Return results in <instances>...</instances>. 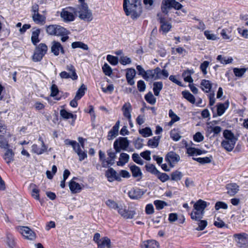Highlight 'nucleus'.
Listing matches in <instances>:
<instances>
[{
    "label": "nucleus",
    "mask_w": 248,
    "mask_h": 248,
    "mask_svg": "<svg viewBox=\"0 0 248 248\" xmlns=\"http://www.w3.org/2000/svg\"><path fill=\"white\" fill-rule=\"evenodd\" d=\"M123 7L125 14L133 19L139 17L142 12L139 0H124Z\"/></svg>",
    "instance_id": "1"
},
{
    "label": "nucleus",
    "mask_w": 248,
    "mask_h": 248,
    "mask_svg": "<svg viewBox=\"0 0 248 248\" xmlns=\"http://www.w3.org/2000/svg\"><path fill=\"white\" fill-rule=\"evenodd\" d=\"M119 161L117 162L118 166H123L127 163L129 159V156L126 153H121L120 155Z\"/></svg>",
    "instance_id": "27"
},
{
    "label": "nucleus",
    "mask_w": 248,
    "mask_h": 248,
    "mask_svg": "<svg viewBox=\"0 0 248 248\" xmlns=\"http://www.w3.org/2000/svg\"><path fill=\"white\" fill-rule=\"evenodd\" d=\"M144 192L140 188H132L128 193V196L132 200H139L144 194Z\"/></svg>",
    "instance_id": "17"
},
{
    "label": "nucleus",
    "mask_w": 248,
    "mask_h": 248,
    "mask_svg": "<svg viewBox=\"0 0 248 248\" xmlns=\"http://www.w3.org/2000/svg\"><path fill=\"white\" fill-rule=\"evenodd\" d=\"M84 1L85 0H78L80 4L75 8L76 15H78L80 19L90 22L93 19L92 13Z\"/></svg>",
    "instance_id": "2"
},
{
    "label": "nucleus",
    "mask_w": 248,
    "mask_h": 248,
    "mask_svg": "<svg viewBox=\"0 0 248 248\" xmlns=\"http://www.w3.org/2000/svg\"><path fill=\"white\" fill-rule=\"evenodd\" d=\"M209 65V62L205 61H204L202 63H201L200 65V69L204 75H206L207 73L206 69L208 67Z\"/></svg>",
    "instance_id": "61"
},
{
    "label": "nucleus",
    "mask_w": 248,
    "mask_h": 248,
    "mask_svg": "<svg viewBox=\"0 0 248 248\" xmlns=\"http://www.w3.org/2000/svg\"><path fill=\"white\" fill-rule=\"evenodd\" d=\"M129 145L127 138L120 137L114 142L113 146L116 153H119L121 150H126Z\"/></svg>",
    "instance_id": "10"
},
{
    "label": "nucleus",
    "mask_w": 248,
    "mask_h": 248,
    "mask_svg": "<svg viewBox=\"0 0 248 248\" xmlns=\"http://www.w3.org/2000/svg\"><path fill=\"white\" fill-rule=\"evenodd\" d=\"M41 31L40 29L33 28L32 29L31 37V41L32 43L36 46L37 44L40 42L39 36Z\"/></svg>",
    "instance_id": "24"
},
{
    "label": "nucleus",
    "mask_w": 248,
    "mask_h": 248,
    "mask_svg": "<svg viewBox=\"0 0 248 248\" xmlns=\"http://www.w3.org/2000/svg\"><path fill=\"white\" fill-rule=\"evenodd\" d=\"M115 159H112V158L108 157L107 159L104 160L103 162H102V167L104 168H107L108 167V166L112 165L114 163Z\"/></svg>",
    "instance_id": "59"
},
{
    "label": "nucleus",
    "mask_w": 248,
    "mask_h": 248,
    "mask_svg": "<svg viewBox=\"0 0 248 248\" xmlns=\"http://www.w3.org/2000/svg\"><path fill=\"white\" fill-rule=\"evenodd\" d=\"M223 137L224 139L221 142L222 146L227 151H232L234 147L237 139L234 134L228 130L224 131Z\"/></svg>",
    "instance_id": "4"
},
{
    "label": "nucleus",
    "mask_w": 248,
    "mask_h": 248,
    "mask_svg": "<svg viewBox=\"0 0 248 248\" xmlns=\"http://www.w3.org/2000/svg\"><path fill=\"white\" fill-rule=\"evenodd\" d=\"M132 157L133 160L136 163L141 165L143 164L144 161L139 156V154L137 153H134L132 155Z\"/></svg>",
    "instance_id": "55"
},
{
    "label": "nucleus",
    "mask_w": 248,
    "mask_h": 248,
    "mask_svg": "<svg viewBox=\"0 0 248 248\" xmlns=\"http://www.w3.org/2000/svg\"><path fill=\"white\" fill-rule=\"evenodd\" d=\"M60 115L62 118H63L64 119H68L69 118H73V119H74V120H75L76 118V115H74L72 113L67 112L65 109L61 110Z\"/></svg>",
    "instance_id": "44"
},
{
    "label": "nucleus",
    "mask_w": 248,
    "mask_h": 248,
    "mask_svg": "<svg viewBox=\"0 0 248 248\" xmlns=\"http://www.w3.org/2000/svg\"><path fill=\"white\" fill-rule=\"evenodd\" d=\"M207 207V202L202 200H198L194 203L193 209L190 213V217L192 220L202 219L204 214V210Z\"/></svg>",
    "instance_id": "3"
},
{
    "label": "nucleus",
    "mask_w": 248,
    "mask_h": 248,
    "mask_svg": "<svg viewBox=\"0 0 248 248\" xmlns=\"http://www.w3.org/2000/svg\"><path fill=\"white\" fill-rule=\"evenodd\" d=\"M233 237L239 248H248V234L245 232L235 233Z\"/></svg>",
    "instance_id": "7"
},
{
    "label": "nucleus",
    "mask_w": 248,
    "mask_h": 248,
    "mask_svg": "<svg viewBox=\"0 0 248 248\" xmlns=\"http://www.w3.org/2000/svg\"><path fill=\"white\" fill-rule=\"evenodd\" d=\"M193 221H194V224H197L198 225V227L195 229L197 231L203 230L207 225V222L205 220L199 219H197V220Z\"/></svg>",
    "instance_id": "26"
},
{
    "label": "nucleus",
    "mask_w": 248,
    "mask_h": 248,
    "mask_svg": "<svg viewBox=\"0 0 248 248\" xmlns=\"http://www.w3.org/2000/svg\"><path fill=\"white\" fill-rule=\"evenodd\" d=\"M229 103L226 102L225 103H219L217 105V113L218 116L222 115L227 108H228Z\"/></svg>",
    "instance_id": "34"
},
{
    "label": "nucleus",
    "mask_w": 248,
    "mask_h": 248,
    "mask_svg": "<svg viewBox=\"0 0 248 248\" xmlns=\"http://www.w3.org/2000/svg\"><path fill=\"white\" fill-rule=\"evenodd\" d=\"M9 144L8 141L3 137H0V148L7 149H8Z\"/></svg>",
    "instance_id": "62"
},
{
    "label": "nucleus",
    "mask_w": 248,
    "mask_h": 248,
    "mask_svg": "<svg viewBox=\"0 0 248 248\" xmlns=\"http://www.w3.org/2000/svg\"><path fill=\"white\" fill-rule=\"evenodd\" d=\"M111 247V241L109 238L104 237L101 239V241L97 244V248H109Z\"/></svg>",
    "instance_id": "25"
},
{
    "label": "nucleus",
    "mask_w": 248,
    "mask_h": 248,
    "mask_svg": "<svg viewBox=\"0 0 248 248\" xmlns=\"http://www.w3.org/2000/svg\"><path fill=\"white\" fill-rule=\"evenodd\" d=\"M160 139V136H155L148 140L147 144L152 148H156L158 145Z\"/></svg>",
    "instance_id": "35"
},
{
    "label": "nucleus",
    "mask_w": 248,
    "mask_h": 248,
    "mask_svg": "<svg viewBox=\"0 0 248 248\" xmlns=\"http://www.w3.org/2000/svg\"><path fill=\"white\" fill-rule=\"evenodd\" d=\"M16 229L23 236L28 239L32 240L36 237L35 232L28 227L17 226Z\"/></svg>",
    "instance_id": "12"
},
{
    "label": "nucleus",
    "mask_w": 248,
    "mask_h": 248,
    "mask_svg": "<svg viewBox=\"0 0 248 248\" xmlns=\"http://www.w3.org/2000/svg\"><path fill=\"white\" fill-rule=\"evenodd\" d=\"M47 46L44 43H40L35 47L34 54L32 56V60L34 62H40L47 51Z\"/></svg>",
    "instance_id": "6"
},
{
    "label": "nucleus",
    "mask_w": 248,
    "mask_h": 248,
    "mask_svg": "<svg viewBox=\"0 0 248 248\" xmlns=\"http://www.w3.org/2000/svg\"><path fill=\"white\" fill-rule=\"evenodd\" d=\"M46 150L47 147L46 146H43L42 145L41 148H39L36 144H33L32 146V151L37 155H41L43 154L44 152L46 151Z\"/></svg>",
    "instance_id": "37"
},
{
    "label": "nucleus",
    "mask_w": 248,
    "mask_h": 248,
    "mask_svg": "<svg viewBox=\"0 0 248 248\" xmlns=\"http://www.w3.org/2000/svg\"><path fill=\"white\" fill-rule=\"evenodd\" d=\"M75 152L78 154L79 157V160L80 161L83 160L85 158L87 157V154L84 151H82L81 149L79 144L78 146H76L75 149H74Z\"/></svg>",
    "instance_id": "32"
},
{
    "label": "nucleus",
    "mask_w": 248,
    "mask_h": 248,
    "mask_svg": "<svg viewBox=\"0 0 248 248\" xmlns=\"http://www.w3.org/2000/svg\"><path fill=\"white\" fill-rule=\"evenodd\" d=\"M182 7V5L175 0H163L161 4V10L165 14H167L169 10L172 8L179 10Z\"/></svg>",
    "instance_id": "8"
},
{
    "label": "nucleus",
    "mask_w": 248,
    "mask_h": 248,
    "mask_svg": "<svg viewBox=\"0 0 248 248\" xmlns=\"http://www.w3.org/2000/svg\"><path fill=\"white\" fill-rule=\"evenodd\" d=\"M202 89L205 93H209L212 88V83L208 80L203 79L201 83Z\"/></svg>",
    "instance_id": "28"
},
{
    "label": "nucleus",
    "mask_w": 248,
    "mask_h": 248,
    "mask_svg": "<svg viewBox=\"0 0 248 248\" xmlns=\"http://www.w3.org/2000/svg\"><path fill=\"white\" fill-rule=\"evenodd\" d=\"M145 167L146 171L153 174L156 175L159 173V171L155 166L152 164H147L145 165Z\"/></svg>",
    "instance_id": "40"
},
{
    "label": "nucleus",
    "mask_w": 248,
    "mask_h": 248,
    "mask_svg": "<svg viewBox=\"0 0 248 248\" xmlns=\"http://www.w3.org/2000/svg\"><path fill=\"white\" fill-rule=\"evenodd\" d=\"M182 94L183 97L190 102L192 104H194L195 102V98L194 96L188 91H183Z\"/></svg>",
    "instance_id": "39"
},
{
    "label": "nucleus",
    "mask_w": 248,
    "mask_h": 248,
    "mask_svg": "<svg viewBox=\"0 0 248 248\" xmlns=\"http://www.w3.org/2000/svg\"><path fill=\"white\" fill-rule=\"evenodd\" d=\"M130 169L134 177H139L140 178L141 177L142 172L139 167L134 165L131 166Z\"/></svg>",
    "instance_id": "33"
},
{
    "label": "nucleus",
    "mask_w": 248,
    "mask_h": 248,
    "mask_svg": "<svg viewBox=\"0 0 248 248\" xmlns=\"http://www.w3.org/2000/svg\"><path fill=\"white\" fill-rule=\"evenodd\" d=\"M6 243L9 248H16V243L12 234L9 233L7 234Z\"/></svg>",
    "instance_id": "38"
},
{
    "label": "nucleus",
    "mask_w": 248,
    "mask_h": 248,
    "mask_svg": "<svg viewBox=\"0 0 248 248\" xmlns=\"http://www.w3.org/2000/svg\"><path fill=\"white\" fill-rule=\"evenodd\" d=\"M182 176L183 174L180 171L176 170L171 174V180L177 181L181 180Z\"/></svg>",
    "instance_id": "50"
},
{
    "label": "nucleus",
    "mask_w": 248,
    "mask_h": 248,
    "mask_svg": "<svg viewBox=\"0 0 248 248\" xmlns=\"http://www.w3.org/2000/svg\"><path fill=\"white\" fill-rule=\"evenodd\" d=\"M120 123V121H118L112 129L108 132L107 137L108 140H112L118 135Z\"/></svg>",
    "instance_id": "21"
},
{
    "label": "nucleus",
    "mask_w": 248,
    "mask_h": 248,
    "mask_svg": "<svg viewBox=\"0 0 248 248\" xmlns=\"http://www.w3.org/2000/svg\"><path fill=\"white\" fill-rule=\"evenodd\" d=\"M51 44V51L54 55L58 56L60 52L62 54H64V50L60 43L53 41Z\"/></svg>",
    "instance_id": "16"
},
{
    "label": "nucleus",
    "mask_w": 248,
    "mask_h": 248,
    "mask_svg": "<svg viewBox=\"0 0 248 248\" xmlns=\"http://www.w3.org/2000/svg\"><path fill=\"white\" fill-rule=\"evenodd\" d=\"M159 71L160 68L159 67H156L154 69L147 70L146 71V75L144 79L146 80L160 79V77L158 76Z\"/></svg>",
    "instance_id": "15"
},
{
    "label": "nucleus",
    "mask_w": 248,
    "mask_h": 248,
    "mask_svg": "<svg viewBox=\"0 0 248 248\" xmlns=\"http://www.w3.org/2000/svg\"><path fill=\"white\" fill-rule=\"evenodd\" d=\"M139 133L144 137H148L152 135V130L149 127H145L140 129Z\"/></svg>",
    "instance_id": "51"
},
{
    "label": "nucleus",
    "mask_w": 248,
    "mask_h": 248,
    "mask_svg": "<svg viewBox=\"0 0 248 248\" xmlns=\"http://www.w3.org/2000/svg\"><path fill=\"white\" fill-rule=\"evenodd\" d=\"M86 90V87L85 85L82 84L80 88L78 90L76 96H75L76 99H80L84 94L85 91Z\"/></svg>",
    "instance_id": "43"
},
{
    "label": "nucleus",
    "mask_w": 248,
    "mask_h": 248,
    "mask_svg": "<svg viewBox=\"0 0 248 248\" xmlns=\"http://www.w3.org/2000/svg\"><path fill=\"white\" fill-rule=\"evenodd\" d=\"M217 59L218 61H220V62L221 63L225 64L232 63L233 61V59L232 57H229V58L223 57L221 55H218L217 57Z\"/></svg>",
    "instance_id": "47"
},
{
    "label": "nucleus",
    "mask_w": 248,
    "mask_h": 248,
    "mask_svg": "<svg viewBox=\"0 0 248 248\" xmlns=\"http://www.w3.org/2000/svg\"><path fill=\"white\" fill-rule=\"evenodd\" d=\"M186 152L189 155H190L191 156H194V155H201L203 153V152L202 151H201V150L196 149L194 147H189V148H187Z\"/></svg>",
    "instance_id": "42"
},
{
    "label": "nucleus",
    "mask_w": 248,
    "mask_h": 248,
    "mask_svg": "<svg viewBox=\"0 0 248 248\" xmlns=\"http://www.w3.org/2000/svg\"><path fill=\"white\" fill-rule=\"evenodd\" d=\"M193 159L201 164H205L211 162L212 157L193 158Z\"/></svg>",
    "instance_id": "53"
},
{
    "label": "nucleus",
    "mask_w": 248,
    "mask_h": 248,
    "mask_svg": "<svg viewBox=\"0 0 248 248\" xmlns=\"http://www.w3.org/2000/svg\"><path fill=\"white\" fill-rule=\"evenodd\" d=\"M32 20L37 24L44 25L46 21V16L39 12L31 14Z\"/></svg>",
    "instance_id": "22"
},
{
    "label": "nucleus",
    "mask_w": 248,
    "mask_h": 248,
    "mask_svg": "<svg viewBox=\"0 0 248 248\" xmlns=\"http://www.w3.org/2000/svg\"><path fill=\"white\" fill-rule=\"evenodd\" d=\"M157 178L162 182H165L170 179L169 176L165 173H159L156 175Z\"/></svg>",
    "instance_id": "56"
},
{
    "label": "nucleus",
    "mask_w": 248,
    "mask_h": 248,
    "mask_svg": "<svg viewBox=\"0 0 248 248\" xmlns=\"http://www.w3.org/2000/svg\"><path fill=\"white\" fill-rule=\"evenodd\" d=\"M66 70L69 72L62 71L60 73V76L62 78H70L73 80H76L78 78V76L76 72V70L73 65L71 64L67 65L66 67Z\"/></svg>",
    "instance_id": "11"
},
{
    "label": "nucleus",
    "mask_w": 248,
    "mask_h": 248,
    "mask_svg": "<svg viewBox=\"0 0 248 248\" xmlns=\"http://www.w3.org/2000/svg\"><path fill=\"white\" fill-rule=\"evenodd\" d=\"M30 187L32 188L31 195L35 199L39 200V190L37 188L35 184H31L30 185Z\"/></svg>",
    "instance_id": "46"
},
{
    "label": "nucleus",
    "mask_w": 248,
    "mask_h": 248,
    "mask_svg": "<svg viewBox=\"0 0 248 248\" xmlns=\"http://www.w3.org/2000/svg\"><path fill=\"white\" fill-rule=\"evenodd\" d=\"M154 203L156 209L158 210L162 209L165 206L168 205V203L166 202L160 200H155L154 201Z\"/></svg>",
    "instance_id": "48"
},
{
    "label": "nucleus",
    "mask_w": 248,
    "mask_h": 248,
    "mask_svg": "<svg viewBox=\"0 0 248 248\" xmlns=\"http://www.w3.org/2000/svg\"><path fill=\"white\" fill-rule=\"evenodd\" d=\"M106 175L109 182H113L114 180H121L120 177L117 174L116 171L112 168L109 169L106 171Z\"/></svg>",
    "instance_id": "19"
},
{
    "label": "nucleus",
    "mask_w": 248,
    "mask_h": 248,
    "mask_svg": "<svg viewBox=\"0 0 248 248\" xmlns=\"http://www.w3.org/2000/svg\"><path fill=\"white\" fill-rule=\"evenodd\" d=\"M122 110L124 116L128 120L131 119L132 106L129 103H125L122 108Z\"/></svg>",
    "instance_id": "23"
},
{
    "label": "nucleus",
    "mask_w": 248,
    "mask_h": 248,
    "mask_svg": "<svg viewBox=\"0 0 248 248\" xmlns=\"http://www.w3.org/2000/svg\"><path fill=\"white\" fill-rule=\"evenodd\" d=\"M69 186L70 189L72 193H78L81 189L80 185L78 183L74 181L73 180L70 181Z\"/></svg>",
    "instance_id": "30"
},
{
    "label": "nucleus",
    "mask_w": 248,
    "mask_h": 248,
    "mask_svg": "<svg viewBox=\"0 0 248 248\" xmlns=\"http://www.w3.org/2000/svg\"><path fill=\"white\" fill-rule=\"evenodd\" d=\"M122 202H116L115 201L112 200H108L106 202V205L111 209H113L118 211L120 205H121Z\"/></svg>",
    "instance_id": "31"
},
{
    "label": "nucleus",
    "mask_w": 248,
    "mask_h": 248,
    "mask_svg": "<svg viewBox=\"0 0 248 248\" xmlns=\"http://www.w3.org/2000/svg\"><path fill=\"white\" fill-rule=\"evenodd\" d=\"M57 29V36H63L64 35H68L70 32L64 28L59 25Z\"/></svg>",
    "instance_id": "52"
},
{
    "label": "nucleus",
    "mask_w": 248,
    "mask_h": 248,
    "mask_svg": "<svg viewBox=\"0 0 248 248\" xmlns=\"http://www.w3.org/2000/svg\"><path fill=\"white\" fill-rule=\"evenodd\" d=\"M192 73H193V72L191 70H186L183 73L182 76L184 78L185 81L190 83L193 82V80L191 77V75Z\"/></svg>",
    "instance_id": "41"
},
{
    "label": "nucleus",
    "mask_w": 248,
    "mask_h": 248,
    "mask_svg": "<svg viewBox=\"0 0 248 248\" xmlns=\"http://www.w3.org/2000/svg\"><path fill=\"white\" fill-rule=\"evenodd\" d=\"M14 153L12 149H7V150L3 155V159L7 164L10 163L13 161Z\"/></svg>",
    "instance_id": "29"
},
{
    "label": "nucleus",
    "mask_w": 248,
    "mask_h": 248,
    "mask_svg": "<svg viewBox=\"0 0 248 248\" xmlns=\"http://www.w3.org/2000/svg\"><path fill=\"white\" fill-rule=\"evenodd\" d=\"M145 99L148 103L151 105H154L156 102V98L151 92H149L145 95Z\"/></svg>",
    "instance_id": "45"
},
{
    "label": "nucleus",
    "mask_w": 248,
    "mask_h": 248,
    "mask_svg": "<svg viewBox=\"0 0 248 248\" xmlns=\"http://www.w3.org/2000/svg\"><path fill=\"white\" fill-rule=\"evenodd\" d=\"M163 83L161 81L155 82L153 84V91L156 96H158L160 91L162 89Z\"/></svg>",
    "instance_id": "36"
},
{
    "label": "nucleus",
    "mask_w": 248,
    "mask_h": 248,
    "mask_svg": "<svg viewBox=\"0 0 248 248\" xmlns=\"http://www.w3.org/2000/svg\"><path fill=\"white\" fill-rule=\"evenodd\" d=\"M180 160V156L173 152L168 153L165 156V160L171 167H173L174 165L178 163Z\"/></svg>",
    "instance_id": "13"
},
{
    "label": "nucleus",
    "mask_w": 248,
    "mask_h": 248,
    "mask_svg": "<svg viewBox=\"0 0 248 248\" xmlns=\"http://www.w3.org/2000/svg\"><path fill=\"white\" fill-rule=\"evenodd\" d=\"M141 248H159V244L155 240H148L143 241L140 244Z\"/></svg>",
    "instance_id": "20"
},
{
    "label": "nucleus",
    "mask_w": 248,
    "mask_h": 248,
    "mask_svg": "<svg viewBox=\"0 0 248 248\" xmlns=\"http://www.w3.org/2000/svg\"><path fill=\"white\" fill-rule=\"evenodd\" d=\"M233 70L235 76L238 77H241L246 71L245 68H234Z\"/></svg>",
    "instance_id": "57"
},
{
    "label": "nucleus",
    "mask_w": 248,
    "mask_h": 248,
    "mask_svg": "<svg viewBox=\"0 0 248 248\" xmlns=\"http://www.w3.org/2000/svg\"><path fill=\"white\" fill-rule=\"evenodd\" d=\"M227 193L231 196H234L239 190V186L236 183H230L226 186Z\"/></svg>",
    "instance_id": "18"
},
{
    "label": "nucleus",
    "mask_w": 248,
    "mask_h": 248,
    "mask_svg": "<svg viewBox=\"0 0 248 248\" xmlns=\"http://www.w3.org/2000/svg\"><path fill=\"white\" fill-rule=\"evenodd\" d=\"M159 22L161 24L159 31L162 32L163 34H166L170 31L172 26L170 23L167 21L165 19L162 17H159V15H157Z\"/></svg>",
    "instance_id": "14"
},
{
    "label": "nucleus",
    "mask_w": 248,
    "mask_h": 248,
    "mask_svg": "<svg viewBox=\"0 0 248 248\" xmlns=\"http://www.w3.org/2000/svg\"><path fill=\"white\" fill-rule=\"evenodd\" d=\"M136 75V71L134 69L129 68L127 70L126 73V78H134Z\"/></svg>",
    "instance_id": "63"
},
{
    "label": "nucleus",
    "mask_w": 248,
    "mask_h": 248,
    "mask_svg": "<svg viewBox=\"0 0 248 248\" xmlns=\"http://www.w3.org/2000/svg\"><path fill=\"white\" fill-rule=\"evenodd\" d=\"M61 17L65 22H69L75 20L76 15V9L68 7L63 9L61 12Z\"/></svg>",
    "instance_id": "5"
},
{
    "label": "nucleus",
    "mask_w": 248,
    "mask_h": 248,
    "mask_svg": "<svg viewBox=\"0 0 248 248\" xmlns=\"http://www.w3.org/2000/svg\"><path fill=\"white\" fill-rule=\"evenodd\" d=\"M107 61L112 65H116L118 62V58L110 55L107 56Z\"/></svg>",
    "instance_id": "54"
},
{
    "label": "nucleus",
    "mask_w": 248,
    "mask_h": 248,
    "mask_svg": "<svg viewBox=\"0 0 248 248\" xmlns=\"http://www.w3.org/2000/svg\"><path fill=\"white\" fill-rule=\"evenodd\" d=\"M72 47L73 48H81L84 50H88V46L87 45L81 42H75L72 44Z\"/></svg>",
    "instance_id": "49"
},
{
    "label": "nucleus",
    "mask_w": 248,
    "mask_h": 248,
    "mask_svg": "<svg viewBox=\"0 0 248 248\" xmlns=\"http://www.w3.org/2000/svg\"><path fill=\"white\" fill-rule=\"evenodd\" d=\"M103 72L107 76H110L112 73V69L111 67L107 64L105 63L102 67Z\"/></svg>",
    "instance_id": "58"
},
{
    "label": "nucleus",
    "mask_w": 248,
    "mask_h": 248,
    "mask_svg": "<svg viewBox=\"0 0 248 248\" xmlns=\"http://www.w3.org/2000/svg\"><path fill=\"white\" fill-rule=\"evenodd\" d=\"M117 212L123 218L125 219H132L136 214L134 210H130L123 203H122L120 205Z\"/></svg>",
    "instance_id": "9"
},
{
    "label": "nucleus",
    "mask_w": 248,
    "mask_h": 248,
    "mask_svg": "<svg viewBox=\"0 0 248 248\" xmlns=\"http://www.w3.org/2000/svg\"><path fill=\"white\" fill-rule=\"evenodd\" d=\"M170 134V137L175 141H178L181 138V136L175 129L171 130Z\"/></svg>",
    "instance_id": "64"
},
{
    "label": "nucleus",
    "mask_w": 248,
    "mask_h": 248,
    "mask_svg": "<svg viewBox=\"0 0 248 248\" xmlns=\"http://www.w3.org/2000/svg\"><path fill=\"white\" fill-rule=\"evenodd\" d=\"M228 208L227 204L222 202H217L216 203L215 208L216 210H218L220 208H222L224 209H227Z\"/></svg>",
    "instance_id": "60"
}]
</instances>
